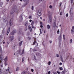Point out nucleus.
Here are the masks:
<instances>
[{
    "label": "nucleus",
    "mask_w": 74,
    "mask_h": 74,
    "mask_svg": "<svg viewBox=\"0 0 74 74\" xmlns=\"http://www.w3.org/2000/svg\"><path fill=\"white\" fill-rule=\"evenodd\" d=\"M60 58H61V60L62 61V62H63V57H62V56H61L60 57Z\"/></svg>",
    "instance_id": "dca6fc26"
},
{
    "label": "nucleus",
    "mask_w": 74,
    "mask_h": 74,
    "mask_svg": "<svg viewBox=\"0 0 74 74\" xmlns=\"http://www.w3.org/2000/svg\"><path fill=\"white\" fill-rule=\"evenodd\" d=\"M29 29L30 30V32H32V28L30 27H29Z\"/></svg>",
    "instance_id": "f3484780"
},
{
    "label": "nucleus",
    "mask_w": 74,
    "mask_h": 74,
    "mask_svg": "<svg viewBox=\"0 0 74 74\" xmlns=\"http://www.w3.org/2000/svg\"><path fill=\"white\" fill-rule=\"evenodd\" d=\"M57 73H58V74H60V72H59V71H57Z\"/></svg>",
    "instance_id": "cd10ccee"
},
{
    "label": "nucleus",
    "mask_w": 74,
    "mask_h": 74,
    "mask_svg": "<svg viewBox=\"0 0 74 74\" xmlns=\"http://www.w3.org/2000/svg\"><path fill=\"white\" fill-rule=\"evenodd\" d=\"M32 10H33V9H34V7H33V6H32Z\"/></svg>",
    "instance_id": "4c0bfd02"
},
{
    "label": "nucleus",
    "mask_w": 74,
    "mask_h": 74,
    "mask_svg": "<svg viewBox=\"0 0 74 74\" xmlns=\"http://www.w3.org/2000/svg\"><path fill=\"white\" fill-rule=\"evenodd\" d=\"M32 21V20H29V22H31Z\"/></svg>",
    "instance_id": "4d7b16f0"
},
{
    "label": "nucleus",
    "mask_w": 74,
    "mask_h": 74,
    "mask_svg": "<svg viewBox=\"0 0 74 74\" xmlns=\"http://www.w3.org/2000/svg\"><path fill=\"white\" fill-rule=\"evenodd\" d=\"M68 16H69V14H66V17H68Z\"/></svg>",
    "instance_id": "58836bf2"
},
{
    "label": "nucleus",
    "mask_w": 74,
    "mask_h": 74,
    "mask_svg": "<svg viewBox=\"0 0 74 74\" xmlns=\"http://www.w3.org/2000/svg\"><path fill=\"white\" fill-rule=\"evenodd\" d=\"M14 11H15V12L17 11V9L16 8H14V10L12 9L11 10L10 12L11 14H12L14 12Z\"/></svg>",
    "instance_id": "f03ea898"
},
{
    "label": "nucleus",
    "mask_w": 74,
    "mask_h": 74,
    "mask_svg": "<svg viewBox=\"0 0 74 74\" xmlns=\"http://www.w3.org/2000/svg\"><path fill=\"white\" fill-rule=\"evenodd\" d=\"M59 69L60 70H63V68L62 67H60L59 68Z\"/></svg>",
    "instance_id": "412c9836"
},
{
    "label": "nucleus",
    "mask_w": 74,
    "mask_h": 74,
    "mask_svg": "<svg viewBox=\"0 0 74 74\" xmlns=\"http://www.w3.org/2000/svg\"><path fill=\"white\" fill-rule=\"evenodd\" d=\"M56 56H57V57L58 58L59 56V54H56Z\"/></svg>",
    "instance_id": "bb28decb"
},
{
    "label": "nucleus",
    "mask_w": 74,
    "mask_h": 74,
    "mask_svg": "<svg viewBox=\"0 0 74 74\" xmlns=\"http://www.w3.org/2000/svg\"><path fill=\"white\" fill-rule=\"evenodd\" d=\"M47 29H50V26H49V25H47Z\"/></svg>",
    "instance_id": "2eb2a0df"
},
{
    "label": "nucleus",
    "mask_w": 74,
    "mask_h": 74,
    "mask_svg": "<svg viewBox=\"0 0 74 74\" xmlns=\"http://www.w3.org/2000/svg\"><path fill=\"white\" fill-rule=\"evenodd\" d=\"M14 37L13 36H10V40L11 41H12L14 40Z\"/></svg>",
    "instance_id": "0eeeda50"
},
{
    "label": "nucleus",
    "mask_w": 74,
    "mask_h": 74,
    "mask_svg": "<svg viewBox=\"0 0 74 74\" xmlns=\"http://www.w3.org/2000/svg\"><path fill=\"white\" fill-rule=\"evenodd\" d=\"M20 18L21 20H20V21H22V16L21 15L20 16Z\"/></svg>",
    "instance_id": "4468645a"
},
{
    "label": "nucleus",
    "mask_w": 74,
    "mask_h": 74,
    "mask_svg": "<svg viewBox=\"0 0 74 74\" xmlns=\"http://www.w3.org/2000/svg\"><path fill=\"white\" fill-rule=\"evenodd\" d=\"M34 24V21H32V22L31 23V25L32 26H33V24Z\"/></svg>",
    "instance_id": "5701e85b"
},
{
    "label": "nucleus",
    "mask_w": 74,
    "mask_h": 74,
    "mask_svg": "<svg viewBox=\"0 0 74 74\" xmlns=\"http://www.w3.org/2000/svg\"><path fill=\"white\" fill-rule=\"evenodd\" d=\"M8 2V1H9V0H6Z\"/></svg>",
    "instance_id": "774afa93"
},
{
    "label": "nucleus",
    "mask_w": 74,
    "mask_h": 74,
    "mask_svg": "<svg viewBox=\"0 0 74 74\" xmlns=\"http://www.w3.org/2000/svg\"><path fill=\"white\" fill-rule=\"evenodd\" d=\"M19 67H18L16 69V71H19Z\"/></svg>",
    "instance_id": "aec40b11"
},
{
    "label": "nucleus",
    "mask_w": 74,
    "mask_h": 74,
    "mask_svg": "<svg viewBox=\"0 0 74 74\" xmlns=\"http://www.w3.org/2000/svg\"><path fill=\"white\" fill-rule=\"evenodd\" d=\"M40 34H41L42 33V32H41V31H40Z\"/></svg>",
    "instance_id": "13d9d810"
},
{
    "label": "nucleus",
    "mask_w": 74,
    "mask_h": 74,
    "mask_svg": "<svg viewBox=\"0 0 74 74\" xmlns=\"http://www.w3.org/2000/svg\"><path fill=\"white\" fill-rule=\"evenodd\" d=\"M58 39L59 40H62V36L60 34L59 37Z\"/></svg>",
    "instance_id": "f8f14e48"
},
{
    "label": "nucleus",
    "mask_w": 74,
    "mask_h": 74,
    "mask_svg": "<svg viewBox=\"0 0 74 74\" xmlns=\"http://www.w3.org/2000/svg\"><path fill=\"white\" fill-rule=\"evenodd\" d=\"M39 1L40 2H42V1H44V0H39Z\"/></svg>",
    "instance_id": "79ce46f5"
},
{
    "label": "nucleus",
    "mask_w": 74,
    "mask_h": 74,
    "mask_svg": "<svg viewBox=\"0 0 74 74\" xmlns=\"http://www.w3.org/2000/svg\"><path fill=\"white\" fill-rule=\"evenodd\" d=\"M24 60H25V58H23L22 59V62H24Z\"/></svg>",
    "instance_id": "c85d7f7f"
},
{
    "label": "nucleus",
    "mask_w": 74,
    "mask_h": 74,
    "mask_svg": "<svg viewBox=\"0 0 74 74\" xmlns=\"http://www.w3.org/2000/svg\"><path fill=\"white\" fill-rule=\"evenodd\" d=\"M28 3H29V1H27V3L26 4H25V5H27V4H28Z\"/></svg>",
    "instance_id": "c03bdc74"
},
{
    "label": "nucleus",
    "mask_w": 74,
    "mask_h": 74,
    "mask_svg": "<svg viewBox=\"0 0 74 74\" xmlns=\"http://www.w3.org/2000/svg\"><path fill=\"white\" fill-rule=\"evenodd\" d=\"M4 58V57H3V55H0V60H2Z\"/></svg>",
    "instance_id": "6e6552de"
},
{
    "label": "nucleus",
    "mask_w": 74,
    "mask_h": 74,
    "mask_svg": "<svg viewBox=\"0 0 74 74\" xmlns=\"http://www.w3.org/2000/svg\"><path fill=\"white\" fill-rule=\"evenodd\" d=\"M73 41V40H72V39H71L70 40V43H71Z\"/></svg>",
    "instance_id": "7c9ffc66"
},
{
    "label": "nucleus",
    "mask_w": 74,
    "mask_h": 74,
    "mask_svg": "<svg viewBox=\"0 0 74 74\" xmlns=\"http://www.w3.org/2000/svg\"><path fill=\"white\" fill-rule=\"evenodd\" d=\"M4 61L5 62H8V58H7V57H6L4 59Z\"/></svg>",
    "instance_id": "9d476101"
},
{
    "label": "nucleus",
    "mask_w": 74,
    "mask_h": 74,
    "mask_svg": "<svg viewBox=\"0 0 74 74\" xmlns=\"http://www.w3.org/2000/svg\"><path fill=\"white\" fill-rule=\"evenodd\" d=\"M49 65H50L51 64V61H49L48 63Z\"/></svg>",
    "instance_id": "f704fd0d"
},
{
    "label": "nucleus",
    "mask_w": 74,
    "mask_h": 74,
    "mask_svg": "<svg viewBox=\"0 0 74 74\" xmlns=\"http://www.w3.org/2000/svg\"><path fill=\"white\" fill-rule=\"evenodd\" d=\"M36 41H34V42L33 43V45H34V44H35L36 43Z\"/></svg>",
    "instance_id": "473e14b6"
},
{
    "label": "nucleus",
    "mask_w": 74,
    "mask_h": 74,
    "mask_svg": "<svg viewBox=\"0 0 74 74\" xmlns=\"http://www.w3.org/2000/svg\"><path fill=\"white\" fill-rule=\"evenodd\" d=\"M4 64L5 66H7V65L8 64V63L7 62H4Z\"/></svg>",
    "instance_id": "a211bd4d"
},
{
    "label": "nucleus",
    "mask_w": 74,
    "mask_h": 74,
    "mask_svg": "<svg viewBox=\"0 0 74 74\" xmlns=\"http://www.w3.org/2000/svg\"><path fill=\"white\" fill-rule=\"evenodd\" d=\"M67 59H68V57H67V58H66V60H67Z\"/></svg>",
    "instance_id": "e2e57ef3"
},
{
    "label": "nucleus",
    "mask_w": 74,
    "mask_h": 74,
    "mask_svg": "<svg viewBox=\"0 0 74 74\" xmlns=\"http://www.w3.org/2000/svg\"><path fill=\"white\" fill-rule=\"evenodd\" d=\"M70 14H73V8H71L70 9Z\"/></svg>",
    "instance_id": "39448f33"
},
{
    "label": "nucleus",
    "mask_w": 74,
    "mask_h": 74,
    "mask_svg": "<svg viewBox=\"0 0 74 74\" xmlns=\"http://www.w3.org/2000/svg\"><path fill=\"white\" fill-rule=\"evenodd\" d=\"M72 28L73 30H74V26H73Z\"/></svg>",
    "instance_id": "6e6d98bb"
},
{
    "label": "nucleus",
    "mask_w": 74,
    "mask_h": 74,
    "mask_svg": "<svg viewBox=\"0 0 74 74\" xmlns=\"http://www.w3.org/2000/svg\"><path fill=\"white\" fill-rule=\"evenodd\" d=\"M63 37L64 40H65V35H63Z\"/></svg>",
    "instance_id": "a878e982"
},
{
    "label": "nucleus",
    "mask_w": 74,
    "mask_h": 74,
    "mask_svg": "<svg viewBox=\"0 0 74 74\" xmlns=\"http://www.w3.org/2000/svg\"><path fill=\"white\" fill-rule=\"evenodd\" d=\"M40 23V25H43V23L42 22Z\"/></svg>",
    "instance_id": "49530a36"
},
{
    "label": "nucleus",
    "mask_w": 74,
    "mask_h": 74,
    "mask_svg": "<svg viewBox=\"0 0 74 74\" xmlns=\"http://www.w3.org/2000/svg\"><path fill=\"white\" fill-rule=\"evenodd\" d=\"M54 25H56V21H54Z\"/></svg>",
    "instance_id": "a18cd8bd"
},
{
    "label": "nucleus",
    "mask_w": 74,
    "mask_h": 74,
    "mask_svg": "<svg viewBox=\"0 0 74 74\" xmlns=\"http://www.w3.org/2000/svg\"><path fill=\"white\" fill-rule=\"evenodd\" d=\"M29 19H31V18H32V16H29Z\"/></svg>",
    "instance_id": "de8ad7c7"
},
{
    "label": "nucleus",
    "mask_w": 74,
    "mask_h": 74,
    "mask_svg": "<svg viewBox=\"0 0 74 74\" xmlns=\"http://www.w3.org/2000/svg\"><path fill=\"white\" fill-rule=\"evenodd\" d=\"M24 53V49H23V51H22V53Z\"/></svg>",
    "instance_id": "09e8293b"
},
{
    "label": "nucleus",
    "mask_w": 74,
    "mask_h": 74,
    "mask_svg": "<svg viewBox=\"0 0 74 74\" xmlns=\"http://www.w3.org/2000/svg\"><path fill=\"white\" fill-rule=\"evenodd\" d=\"M48 14L49 18V23L50 24H51V22L52 21V13L50 12V11H48Z\"/></svg>",
    "instance_id": "f257e3e1"
},
{
    "label": "nucleus",
    "mask_w": 74,
    "mask_h": 74,
    "mask_svg": "<svg viewBox=\"0 0 74 74\" xmlns=\"http://www.w3.org/2000/svg\"><path fill=\"white\" fill-rule=\"evenodd\" d=\"M16 30H14L13 31V32L11 33V34H12V35H14V33H16Z\"/></svg>",
    "instance_id": "9b49d317"
},
{
    "label": "nucleus",
    "mask_w": 74,
    "mask_h": 74,
    "mask_svg": "<svg viewBox=\"0 0 74 74\" xmlns=\"http://www.w3.org/2000/svg\"><path fill=\"white\" fill-rule=\"evenodd\" d=\"M50 43H52V41H50Z\"/></svg>",
    "instance_id": "680f3d73"
},
{
    "label": "nucleus",
    "mask_w": 74,
    "mask_h": 74,
    "mask_svg": "<svg viewBox=\"0 0 74 74\" xmlns=\"http://www.w3.org/2000/svg\"><path fill=\"white\" fill-rule=\"evenodd\" d=\"M25 26H27V23H26L25 24Z\"/></svg>",
    "instance_id": "2f4dec72"
},
{
    "label": "nucleus",
    "mask_w": 74,
    "mask_h": 74,
    "mask_svg": "<svg viewBox=\"0 0 74 74\" xmlns=\"http://www.w3.org/2000/svg\"><path fill=\"white\" fill-rule=\"evenodd\" d=\"M28 40H30V37H28Z\"/></svg>",
    "instance_id": "5fc2aeb1"
},
{
    "label": "nucleus",
    "mask_w": 74,
    "mask_h": 74,
    "mask_svg": "<svg viewBox=\"0 0 74 74\" xmlns=\"http://www.w3.org/2000/svg\"><path fill=\"white\" fill-rule=\"evenodd\" d=\"M10 70V68H8L7 69H6V71H8Z\"/></svg>",
    "instance_id": "b1692460"
},
{
    "label": "nucleus",
    "mask_w": 74,
    "mask_h": 74,
    "mask_svg": "<svg viewBox=\"0 0 74 74\" xmlns=\"http://www.w3.org/2000/svg\"><path fill=\"white\" fill-rule=\"evenodd\" d=\"M3 3L0 2V7H1V5H3Z\"/></svg>",
    "instance_id": "6ab92c4d"
},
{
    "label": "nucleus",
    "mask_w": 74,
    "mask_h": 74,
    "mask_svg": "<svg viewBox=\"0 0 74 74\" xmlns=\"http://www.w3.org/2000/svg\"><path fill=\"white\" fill-rule=\"evenodd\" d=\"M63 13V12H61L60 13V15H62V14Z\"/></svg>",
    "instance_id": "c9c22d12"
},
{
    "label": "nucleus",
    "mask_w": 74,
    "mask_h": 74,
    "mask_svg": "<svg viewBox=\"0 0 74 74\" xmlns=\"http://www.w3.org/2000/svg\"><path fill=\"white\" fill-rule=\"evenodd\" d=\"M3 22H6L7 23L6 25H8V21L5 18H3Z\"/></svg>",
    "instance_id": "423d86ee"
},
{
    "label": "nucleus",
    "mask_w": 74,
    "mask_h": 74,
    "mask_svg": "<svg viewBox=\"0 0 74 74\" xmlns=\"http://www.w3.org/2000/svg\"><path fill=\"white\" fill-rule=\"evenodd\" d=\"M65 72H66L65 71H62L61 72V74H64Z\"/></svg>",
    "instance_id": "4be33fe9"
},
{
    "label": "nucleus",
    "mask_w": 74,
    "mask_h": 74,
    "mask_svg": "<svg viewBox=\"0 0 74 74\" xmlns=\"http://www.w3.org/2000/svg\"><path fill=\"white\" fill-rule=\"evenodd\" d=\"M60 6H61V5H62V3H60Z\"/></svg>",
    "instance_id": "864d4df0"
},
{
    "label": "nucleus",
    "mask_w": 74,
    "mask_h": 74,
    "mask_svg": "<svg viewBox=\"0 0 74 74\" xmlns=\"http://www.w3.org/2000/svg\"><path fill=\"white\" fill-rule=\"evenodd\" d=\"M41 9H39L37 12V14L38 16H40L41 15Z\"/></svg>",
    "instance_id": "7ed1b4c3"
},
{
    "label": "nucleus",
    "mask_w": 74,
    "mask_h": 74,
    "mask_svg": "<svg viewBox=\"0 0 74 74\" xmlns=\"http://www.w3.org/2000/svg\"><path fill=\"white\" fill-rule=\"evenodd\" d=\"M40 19H42V17H40Z\"/></svg>",
    "instance_id": "69168bd1"
},
{
    "label": "nucleus",
    "mask_w": 74,
    "mask_h": 74,
    "mask_svg": "<svg viewBox=\"0 0 74 74\" xmlns=\"http://www.w3.org/2000/svg\"><path fill=\"white\" fill-rule=\"evenodd\" d=\"M31 71H32V72H33V71H34V70H33V69H31Z\"/></svg>",
    "instance_id": "ea45409f"
},
{
    "label": "nucleus",
    "mask_w": 74,
    "mask_h": 74,
    "mask_svg": "<svg viewBox=\"0 0 74 74\" xmlns=\"http://www.w3.org/2000/svg\"><path fill=\"white\" fill-rule=\"evenodd\" d=\"M40 27H41V28H42V27H43V26H42V25H40Z\"/></svg>",
    "instance_id": "8fccbe9b"
},
{
    "label": "nucleus",
    "mask_w": 74,
    "mask_h": 74,
    "mask_svg": "<svg viewBox=\"0 0 74 74\" xmlns=\"http://www.w3.org/2000/svg\"><path fill=\"white\" fill-rule=\"evenodd\" d=\"M34 59L36 60V56H34Z\"/></svg>",
    "instance_id": "052dcab7"
},
{
    "label": "nucleus",
    "mask_w": 74,
    "mask_h": 74,
    "mask_svg": "<svg viewBox=\"0 0 74 74\" xmlns=\"http://www.w3.org/2000/svg\"><path fill=\"white\" fill-rule=\"evenodd\" d=\"M10 28L9 27L8 29L7 32L6 33L7 36V35H8V33H9L10 32Z\"/></svg>",
    "instance_id": "1a4fd4ad"
},
{
    "label": "nucleus",
    "mask_w": 74,
    "mask_h": 74,
    "mask_svg": "<svg viewBox=\"0 0 74 74\" xmlns=\"http://www.w3.org/2000/svg\"><path fill=\"white\" fill-rule=\"evenodd\" d=\"M13 24V19H11L9 22V25L10 26H12Z\"/></svg>",
    "instance_id": "20e7f679"
},
{
    "label": "nucleus",
    "mask_w": 74,
    "mask_h": 74,
    "mask_svg": "<svg viewBox=\"0 0 74 74\" xmlns=\"http://www.w3.org/2000/svg\"><path fill=\"white\" fill-rule=\"evenodd\" d=\"M22 42H23V41H21L19 43V46H21L22 44Z\"/></svg>",
    "instance_id": "ddd939ff"
},
{
    "label": "nucleus",
    "mask_w": 74,
    "mask_h": 74,
    "mask_svg": "<svg viewBox=\"0 0 74 74\" xmlns=\"http://www.w3.org/2000/svg\"><path fill=\"white\" fill-rule=\"evenodd\" d=\"M33 51H34V52H35L36 51H37V50H36L34 49L33 50Z\"/></svg>",
    "instance_id": "603ef678"
},
{
    "label": "nucleus",
    "mask_w": 74,
    "mask_h": 74,
    "mask_svg": "<svg viewBox=\"0 0 74 74\" xmlns=\"http://www.w3.org/2000/svg\"><path fill=\"white\" fill-rule=\"evenodd\" d=\"M59 64H60V66H61V65H62V63L60 62V63Z\"/></svg>",
    "instance_id": "3c124183"
},
{
    "label": "nucleus",
    "mask_w": 74,
    "mask_h": 74,
    "mask_svg": "<svg viewBox=\"0 0 74 74\" xmlns=\"http://www.w3.org/2000/svg\"><path fill=\"white\" fill-rule=\"evenodd\" d=\"M51 73V71H49L48 73V74H50Z\"/></svg>",
    "instance_id": "37998d69"
},
{
    "label": "nucleus",
    "mask_w": 74,
    "mask_h": 74,
    "mask_svg": "<svg viewBox=\"0 0 74 74\" xmlns=\"http://www.w3.org/2000/svg\"><path fill=\"white\" fill-rule=\"evenodd\" d=\"M49 8H52V6H51V5H50V6H49Z\"/></svg>",
    "instance_id": "a19ab883"
},
{
    "label": "nucleus",
    "mask_w": 74,
    "mask_h": 74,
    "mask_svg": "<svg viewBox=\"0 0 74 74\" xmlns=\"http://www.w3.org/2000/svg\"><path fill=\"white\" fill-rule=\"evenodd\" d=\"M71 32H73V33H74V30L73 29L71 30Z\"/></svg>",
    "instance_id": "e433bc0d"
},
{
    "label": "nucleus",
    "mask_w": 74,
    "mask_h": 74,
    "mask_svg": "<svg viewBox=\"0 0 74 74\" xmlns=\"http://www.w3.org/2000/svg\"><path fill=\"white\" fill-rule=\"evenodd\" d=\"M0 51H1V49H0Z\"/></svg>",
    "instance_id": "0e129e2a"
},
{
    "label": "nucleus",
    "mask_w": 74,
    "mask_h": 74,
    "mask_svg": "<svg viewBox=\"0 0 74 74\" xmlns=\"http://www.w3.org/2000/svg\"><path fill=\"white\" fill-rule=\"evenodd\" d=\"M70 20H72V19H73V18H72L71 17V18H70Z\"/></svg>",
    "instance_id": "bf43d9fd"
},
{
    "label": "nucleus",
    "mask_w": 74,
    "mask_h": 74,
    "mask_svg": "<svg viewBox=\"0 0 74 74\" xmlns=\"http://www.w3.org/2000/svg\"><path fill=\"white\" fill-rule=\"evenodd\" d=\"M19 32H20V33H21V34H23V32H22V31H19Z\"/></svg>",
    "instance_id": "72a5a7b5"
},
{
    "label": "nucleus",
    "mask_w": 74,
    "mask_h": 74,
    "mask_svg": "<svg viewBox=\"0 0 74 74\" xmlns=\"http://www.w3.org/2000/svg\"><path fill=\"white\" fill-rule=\"evenodd\" d=\"M71 4H72L73 3V0H71Z\"/></svg>",
    "instance_id": "c756f323"
},
{
    "label": "nucleus",
    "mask_w": 74,
    "mask_h": 74,
    "mask_svg": "<svg viewBox=\"0 0 74 74\" xmlns=\"http://www.w3.org/2000/svg\"><path fill=\"white\" fill-rule=\"evenodd\" d=\"M5 43V42H3V44H4Z\"/></svg>",
    "instance_id": "338daca9"
},
{
    "label": "nucleus",
    "mask_w": 74,
    "mask_h": 74,
    "mask_svg": "<svg viewBox=\"0 0 74 74\" xmlns=\"http://www.w3.org/2000/svg\"><path fill=\"white\" fill-rule=\"evenodd\" d=\"M60 32H59V29H58V31L57 32V34H59Z\"/></svg>",
    "instance_id": "393cba45"
}]
</instances>
